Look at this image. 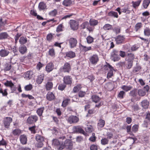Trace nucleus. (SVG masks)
I'll return each mask as SVG.
<instances>
[{"label": "nucleus", "instance_id": "nucleus-22", "mask_svg": "<svg viewBox=\"0 0 150 150\" xmlns=\"http://www.w3.org/2000/svg\"><path fill=\"white\" fill-rule=\"evenodd\" d=\"M8 37L9 35L6 32H2L0 33V40L6 39Z\"/></svg>", "mask_w": 150, "mask_h": 150}, {"label": "nucleus", "instance_id": "nucleus-33", "mask_svg": "<svg viewBox=\"0 0 150 150\" xmlns=\"http://www.w3.org/2000/svg\"><path fill=\"white\" fill-rule=\"evenodd\" d=\"M44 110V107H41L37 109L36 113L40 117L42 115Z\"/></svg>", "mask_w": 150, "mask_h": 150}, {"label": "nucleus", "instance_id": "nucleus-20", "mask_svg": "<svg viewBox=\"0 0 150 150\" xmlns=\"http://www.w3.org/2000/svg\"><path fill=\"white\" fill-rule=\"evenodd\" d=\"M135 58V56L134 54L131 53H128L127 54V57H126L125 60L133 61Z\"/></svg>", "mask_w": 150, "mask_h": 150}, {"label": "nucleus", "instance_id": "nucleus-59", "mask_svg": "<svg viewBox=\"0 0 150 150\" xmlns=\"http://www.w3.org/2000/svg\"><path fill=\"white\" fill-rule=\"evenodd\" d=\"M86 131L88 133H90L93 131V127L91 125H89L86 128Z\"/></svg>", "mask_w": 150, "mask_h": 150}, {"label": "nucleus", "instance_id": "nucleus-50", "mask_svg": "<svg viewBox=\"0 0 150 150\" xmlns=\"http://www.w3.org/2000/svg\"><path fill=\"white\" fill-rule=\"evenodd\" d=\"M46 7L45 4L43 2H40L39 5V7L40 10L44 9Z\"/></svg>", "mask_w": 150, "mask_h": 150}, {"label": "nucleus", "instance_id": "nucleus-1", "mask_svg": "<svg viewBox=\"0 0 150 150\" xmlns=\"http://www.w3.org/2000/svg\"><path fill=\"white\" fill-rule=\"evenodd\" d=\"M119 51L115 49L112 50L110 54V59L114 62L118 61L120 58L119 55Z\"/></svg>", "mask_w": 150, "mask_h": 150}, {"label": "nucleus", "instance_id": "nucleus-17", "mask_svg": "<svg viewBox=\"0 0 150 150\" xmlns=\"http://www.w3.org/2000/svg\"><path fill=\"white\" fill-rule=\"evenodd\" d=\"M33 75V73L32 71H28L26 72L24 74V77L26 79L29 80L31 79Z\"/></svg>", "mask_w": 150, "mask_h": 150}, {"label": "nucleus", "instance_id": "nucleus-2", "mask_svg": "<svg viewBox=\"0 0 150 150\" xmlns=\"http://www.w3.org/2000/svg\"><path fill=\"white\" fill-rule=\"evenodd\" d=\"M71 70V67L69 63L68 62L65 63L63 66L60 69V72L69 73Z\"/></svg>", "mask_w": 150, "mask_h": 150}, {"label": "nucleus", "instance_id": "nucleus-32", "mask_svg": "<svg viewBox=\"0 0 150 150\" xmlns=\"http://www.w3.org/2000/svg\"><path fill=\"white\" fill-rule=\"evenodd\" d=\"M127 62L126 67L128 69H131L132 67L133 64V61L126 60Z\"/></svg>", "mask_w": 150, "mask_h": 150}, {"label": "nucleus", "instance_id": "nucleus-64", "mask_svg": "<svg viewBox=\"0 0 150 150\" xmlns=\"http://www.w3.org/2000/svg\"><path fill=\"white\" fill-rule=\"evenodd\" d=\"M13 84L12 82L11 81H7L6 83H4V85L7 86H9L11 87L12 86H13Z\"/></svg>", "mask_w": 150, "mask_h": 150}, {"label": "nucleus", "instance_id": "nucleus-7", "mask_svg": "<svg viewBox=\"0 0 150 150\" xmlns=\"http://www.w3.org/2000/svg\"><path fill=\"white\" fill-rule=\"evenodd\" d=\"M12 119L10 117H6L4 120V127L7 128L9 127L10 123L12 122Z\"/></svg>", "mask_w": 150, "mask_h": 150}, {"label": "nucleus", "instance_id": "nucleus-16", "mask_svg": "<svg viewBox=\"0 0 150 150\" xmlns=\"http://www.w3.org/2000/svg\"><path fill=\"white\" fill-rule=\"evenodd\" d=\"M150 124V114L147 113L146 115L145 120L144 121V125L145 127H147L148 124Z\"/></svg>", "mask_w": 150, "mask_h": 150}, {"label": "nucleus", "instance_id": "nucleus-11", "mask_svg": "<svg viewBox=\"0 0 150 150\" xmlns=\"http://www.w3.org/2000/svg\"><path fill=\"white\" fill-rule=\"evenodd\" d=\"M125 39V36L121 35H119L116 38L115 40L117 44H121Z\"/></svg>", "mask_w": 150, "mask_h": 150}, {"label": "nucleus", "instance_id": "nucleus-30", "mask_svg": "<svg viewBox=\"0 0 150 150\" xmlns=\"http://www.w3.org/2000/svg\"><path fill=\"white\" fill-rule=\"evenodd\" d=\"M113 67L108 63H107L106 65H105L103 67V70L104 72H107L108 71V69L110 70Z\"/></svg>", "mask_w": 150, "mask_h": 150}, {"label": "nucleus", "instance_id": "nucleus-29", "mask_svg": "<svg viewBox=\"0 0 150 150\" xmlns=\"http://www.w3.org/2000/svg\"><path fill=\"white\" fill-rule=\"evenodd\" d=\"M54 95L52 92H48L47 95V98L49 100H51L54 98Z\"/></svg>", "mask_w": 150, "mask_h": 150}, {"label": "nucleus", "instance_id": "nucleus-28", "mask_svg": "<svg viewBox=\"0 0 150 150\" xmlns=\"http://www.w3.org/2000/svg\"><path fill=\"white\" fill-rule=\"evenodd\" d=\"M26 47L25 45L20 47L19 48V52L22 54H24L27 51Z\"/></svg>", "mask_w": 150, "mask_h": 150}, {"label": "nucleus", "instance_id": "nucleus-39", "mask_svg": "<svg viewBox=\"0 0 150 150\" xmlns=\"http://www.w3.org/2000/svg\"><path fill=\"white\" fill-rule=\"evenodd\" d=\"M53 86V83L51 82H48L46 85V88L47 90H50L51 89Z\"/></svg>", "mask_w": 150, "mask_h": 150}, {"label": "nucleus", "instance_id": "nucleus-49", "mask_svg": "<svg viewBox=\"0 0 150 150\" xmlns=\"http://www.w3.org/2000/svg\"><path fill=\"white\" fill-rule=\"evenodd\" d=\"M144 34L145 35L149 36L150 35V29L147 28L145 29L144 31Z\"/></svg>", "mask_w": 150, "mask_h": 150}, {"label": "nucleus", "instance_id": "nucleus-56", "mask_svg": "<svg viewBox=\"0 0 150 150\" xmlns=\"http://www.w3.org/2000/svg\"><path fill=\"white\" fill-rule=\"evenodd\" d=\"M87 42L88 44L92 43L93 41V38L90 36H88L86 38Z\"/></svg>", "mask_w": 150, "mask_h": 150}, {"label": "nucleus", "instance_id": "nucleus-27", "mask_svg": "<svg viewBox=\"0 0 150 150\" xmlns=\"http://www.w3.org/2000/svg\"><path fill=\"white\" fill-rule=\"evenodd\" d=\"M35 139L37 142H44V137L39 134H37L36 135Z\"/></svg>", "mask_w": 150, "mask_h": 150}, {"label": "nucleus", "instance_id": "nucleus-41", "mask_svg": "<svg viewBox=\"0 0 150 150\" xmlns=\"http://www.w3.org/2000/svg\"><path fill=\"white\" fill-rule=\"evenodd\" d=\"M137 91L139 96H144L146 93L145 91H144L143 89H139Z\"/></svg>", "mask_w": 150, "mask_h": 150}, {"label": "nucleus", "instance_id": "nucleus-3", "mask_svg": "<svg viewBox=\"0 0 150 150\" xmlns=\"http://www.w3.org/2000/svg\"><path fill=\"white\" fill-rule=\"evenodd\" d=\"M99 60L98 56L97 54H94L89 58V60L91 63L96 65Z\"/></svg>", "mask_w": 150, "mask_h": 150}, {"label": "nucleus", "instance_id": "nucleus-6", "mask_svg": "<svg viewBox=\"0 0 150 150\" xmlns=\"http://www.w3.org/2000/svg\"><path fill=\"white\" fill-rule=\"evenodd\" d=\"M70 27L74 30H76L78 29L79 24L78 23L74 20H71L70 22Z\"/></svg>", "mask_w": 150, "mask_h": 150}, {"label": "nucleus", "instance_id": "nucleus-12", "mask_svg": "<svg viewBox=\"0 0 150 150\" xmlns=\"http://www.w3.org/2000/svg\"><path fill=\"white\" fill-rule=\"evenodd\" d=\"M54 67L53 64L51 62H50L47 64L45 67L46 71L47 72L49 73L53 70Z\"/></svg>", "mask_w": 150, "mask_h": 150}, {"label": "nucleus", "instance_id": "nucleus-46", "mask_svg": "<svg viewBox=\"0 0 150 150\" xmlns=\"http://www.w3.org/2000/svg\"><path fill=\"white\" fill-rule=\"evenodd\" d=\"M64 26L62 24L59 25L57 28L56 31L57 33H59L63 31Z\"/></svg>", "mask_w": 150, "mask_h": 150}, {"label": "nucleus", "instance_id": "nucleus-54", "mask_svg": "<svg viewBox=\"0 0 150 150\" xmlns=\"http://www.w3.org/2000/svg\"><path fill=\"white\" fill-rule=\"evenodd\" d=\"M66 86V85L65 84L61 83L58 86V89L59 90L63 91L65 89Z\"/></svg>", "mask_w": 150, "mask_h": 150}, {"label": "nucleus", "instance_id": "nucleus-13", "mask_svg": "<svg viewBox=\"0 0 150 150\" xmlns=\"http://www.w3.org/2000/svg\"><path fill=\"white\" fill-rule=\"evenodd\" d=\"M64 145L66 148L71 149L72 148L73 144L70 140H66L64 142Z\"/></svg>", "mask_w": 150, "mask_h": 150}, {"label": "nucleus", "instance_id": "nucleus-5", "mask_svg": "<svg viewBox=\"0 0 150 150\" xmlns=\"http://www.w3.org/2000/svg\"><path fill=\"white\" fill-rule=\"evenodd\" d=\"M68 41L69 46L70 48H73L76 46L77 41L75 38H71L68 40Z\"/></svg>", "mask_w": 150, "mask_h": 150}, {"label": "nucleus", "instance_id": "nucleus-45", "mask_svg": "<svg viewBox=\"0 0 150 150\" xmlns=\"http://www.w3.org/2000/svg\"><path fill=\"white\" fill-rule=\"evenodd\" d=\"M109 140L106 138H103L101 140V144L102 145H105L108 143Z\"/></svg>", "mask_w": 150, "mask_h": 150}, {"label": "nucleus", "instance_id": "nucleus-31", "mask_svg": "<svg viewBox=\"0 0 150 150\" xmlns=\"http://www.w3.org/2000/svg\"><path fill=\"white\" fill-rule=\"evenodd\" d=\"M66 56L70 58H73L75 57L76 55L74 52L72 51H70L67 53Z\"/></svg>", "mask_w": 150, "mask_h": 150}, {"label": "nucleus", "instance_id": "nucleus-4", "mask_svg": "<svg viewBox=\"0 0 150 150\" xmlns=\"http://www.w3.org/2000/svg\"><path fill=\"white\" fill-rule=\"evenodd\" d=\"M38 120V117L37 115H31L27 119V122L29 124H32Z\"/></svg>", "mask_w": 150, "mask_h": 150}, {"label": "nucleus", "instance_id": "nucleus-37", "mask_svg": "<svg viewBox=\"0 0 150 150\" xmlns=\"http://www.w3.org/2000/svg\"><path fill=\"white\" fill-rule=\"evenodd\" d=\"M89 25V23L88 21H86L83 22L80 25V27L82 29H87V28L88 26Z\"/></svg>", "mask_w": 150, "mask_h": 150}, {"label": "nucleus", "instance_id": "nucleus-53", "mask_svg": "<svg viewBox=\"0 0 150 150\" xmlns=\"http://www.w3.org/2000/svg\"><path fill=\"white\" fill-rule=\"evenodd\" d=\"M139 127V126L138 125L136 124L134 125L132 128L133 132L135 133L137 132L138 130Z\"/></svg>", "mask_w": 150, "mask_h": 150}, {"label": "nucleus", "instance_id": "nucleus-9", "mask_svg": "<svg viewBox=\"0 0 150 150\" xmlns=\"http://www.w3.org/2000/svg\"><path fill=\"white\" fill-rule=\"evenodd\" d=\"M7 20L1 18H0V32L4 30V27L7 24Z\"/></svg>", "mask_w": 150, "mask_h": 150}, {"label": "nucleus", "instance_id": "nucleus-62", "mask_svg": "<svg viewBox=\"0 0 150 150\" xmlns=\"http://www.w3.org/2000/svg\"><path fill=\"white\" fill-rule=\"evenodd\" d=\"M125 92L124 91H121L118 93V97L120 98H123V96L125 95Z\"/></svg>", "mask_w": 150, "mask_h": 150}, {"label": "nucleus", "instance_id": "nucleus-42", "mask_svg": "<svg viewBox=\"0 0 150 150\" xmlns=\"http://www.w3.org/2000/svg\"><path fill=\"white\" fill-rule=\"evenodd\" d=\"M11 65L10 63H5L4 65V70L5 71H9L11 68Z\"/></svg>", "mask_w": 150, "mask_h": 150}, {"label": "nucleus", "instance_id": "nucleus-19", "mask_svg": "<svg viewBox=\"0 0 150 150\" xmlns=\"http://www.w3.org/2000/svg\"><path fill=\"white\" fill-rule=\"evenodd\" d=\"M9 52L7 49H2L0 50V56L1 57H5L7 56Z\"/></svg>", "mask_w": 150, "mask_h": 150}, {"label": "nucleus", "instance_id": "nucleus-51", "mask_svg": "<svg viewBox=\"0 0 150 150\" xmlns=\"http://www.w3.org/2000/svg\"><path fill=\"white\" fill-rule=\"evenodd\" d=\"M81 85H77L73 89V91L74 93H76L81 89Z\"/></svg>", "mask_w": 150, "mask_h": 150}, {"label": "nucleus", "instance_id": "nucleus-35", "mask_svg": "<svg viewBox=\"0 0 150 150\" xmlns=\"http://www.w3.org/2000/svg\"><path fill=\"white\" fill-rule=\"evenodd\" d=\"M121 88L123 90L127 92L131 90L132 88V87L130 86H127L126 85H123L121 87Z\"/></svg>", "mask_w": 150, "mask_h": 150}, {"label": "nucleus", "instance_id": "nucleus-57", "mask_svg": "<svg viewBox=\"0 0 150 150\" xmlns=\"http://www.w3.org/2000/svg\"><path fill=\"white\" fill-rule=\"evenodd\" d=\"M19 41L21 44H24L27 42V40L24 37H22L20 38Z\"/></svg>", "mask_w": 150, "mask_h": 150}, {"label": "nucleus", "instance_id": "nucleus-18", "mask_svg": "<svg viewBox=\"0 0 150 150\" xmlns=\"http://www.w3.org/2000/svg\"><path fill=\"white\" fill-rule=\"evenodd\" d=\"M44 78L43 74H41L38 76L36 79V82L38 84H40L43 81Z\"/></svg>", "mask_w": 150, "mask_h": 150}, {"label": "nucleus", "instance_id": "nucleus-21", "mask_svg": "<svg viewBox=\"0 0 150 150\" xmlns=\"http://www.w3.org/2000/svg\"><path fill=\"white\" fill-rule=\"evenodd\" d=\"M149 102L147 100H144L141 102V105L144 108H147L149 105Z\"/></svg>", "mask_w": 150, "mask_h": 150}, {"label": "nucleus", "instance_id": "nucleus-23", "mask_svg": "<svg viewBox=\"0 0 150 150\" xmlns=\"http://www.w3.org/2000/svg\"><path fill=\"white\" fill-rule=\"evenodd\" d=\"M98 23V21L93 19H91L89 21L90 25L93 26L97 25Z\"/></svg>", "mask_w": 150, "mask_h": 150}, {"label": "nucleus", "instance_id": "nucleus-52", "mask_svg": "<svg viewBox=\"0 0 150 150\" xmlns=\"http://www.w3.org/2000/svg\"><path fill=\"white\" fill-rule=\"evenodd\" d=\"M21 133V130L19 129H16L14 130L13 132V134L14 135H18Z\"/></svg>", "mask_w": 150, "mask_h": 150}, {"label": "nucleus", "instance_id": "nucleus-36", "mask_svg": "<svg viewBox=\"0 0 150 150\" xmlns=\"http://www.w3.org/2000/svg\"><path fill=\"white\" fill-rule=\"evenodd\" d=\"M105 124V121L104 120L102 119H100L98 123V126L100 127H104Z\"/></svg>", "mask_w": 150, "mask_h": 150}, {"label": "nucleus", "instance_id": "nucleus-8", "mask_svg": "<svg viewBox=\"0 0 150 150\" xmlns=\"http://www.w3.org/2000/svg\"><path fill=\"white\" fill-rule=\"evenodd\" d=\"M79 120V119L76 116L71 115L68 118V122L70 124L72 123H76Z\"/></svg>", "mask_w": 150, "mask_h": 150}, {"label": "nucleus", "instance_id": "nucleus-43", "mask_svg": "<svg viewBox=\"0 0 150 150\" xmlns=\"http://www.w3.org/2000/svg\"><path fill=\"white\" fill-rule=\"evenodd\" d=\"M115 70L113 68H112L109 70L108 74L107 77L108 79H109L111 78L113 75V71H114Z\"/></svg>", "mask_w": 150, "mask_h": 150}, {"label": "nucleus", "instance_id": "nucleus-25", "mask_svg": "<svg viewBox=\"0 0 150 150\" xmlns=\"http://www.w3.org/2000/svg\"><path fill=\"white\" fill-rule=\"evenodd\" d=\"M103 28L105 31L111 30L113 29L112 26L109 24H105Z\"/></svg>", "mask_w": 150, "mask_h": 150}, {"label": "nucleus", "instance_id": "nucleus-26", "mask_svg": "<svg viewBox=\"0 0 150 150\" xmlns=\"http://www.w3.org/2000/svg\"><path fill=\"white\" fill-rule=\"evenodd\" d=\"M91 99L93 102L97 103L100 101L101 98L97 96L93 95L92 96Z\"/></svg>", "mask_w": 150, "mask_h": 150}, {"label": "nucleus", "instance_id": "nucleus-38", "mask_svg": "<svg viewBox=\"0 0 150 150\" xmlns=\"http://www.w3.org/2000/svg\"><path fill=\"white\" fill-rule=\"evenodd\" d=\"M57 14V11L56 9H54L48 13V14L51 16L54 17Z\"/></svg>", "mask_w": 150, "mask_h": 150}, {"label": "nucleus", "instance_id": "nucleus-48", "mask_svg": "<svg viewBox=\"0 0 150 150\" xmlns=\"http://www.w3.org/2000/svg\"><path fill=\"white\" fill-rule=\"evenodd\" d=\"M70 101V100L69 99H65L62 102V106L64 107H65L68 105V102H69Z\"/></svg>", "mask_w": 150, "mask_h": 150}, {"label": "nucleus", "instance_id": "nucleus-61", "mask_svg": "<svg viewBox=\"0 0 150 150\" xmlns=\"http://www.w3.org/2000/svg\"><path fill=\"white\" fill-rule=\"evenodd\" d=\"M141 69V67L140 66L137 65L133 69V71L134 73H136L139 71Z\"/></svg>", "mask_w": 150, "mask_h": 150}, {"label": "nucleus", "instance_id": "nucleus-44", "mask_svg": "<svg viewBox=\"0 0 150 150\" xmlns=\"http://www.w3.org/2000/svg\"><path fill=\"white\" fill-rule=\"evenodd\" d=\"M150 3V0H144L143 1V6L144 8H146Z\"/></svg>", "mask_w": 150, "mask_h": 150}, {"label": "nucleus", "instance_id": "nucleus-63", "mask_svg": "<svg viewBox=\"0 0 150 150\" xmlns=\"http://www.w3.org/2000/svg\"><path fill=\"white\" fill-rule=\"evenodd\" d=\"M81 46L82 47L83 50L85 52L91 50V47H86V46L82 45H81Z\"/></svg>", "mask_w": 150, "mask_h": 150}, {"label": "nucleus", "instance_id": "nucleus-24", "mask_svg": "<svg viewBox=\"0 0 150 150\" xmlns=\"http://www.w3.org/2000/svg\"><path fill=\"white\" fill-rule=\"evenodd\" d=\"M108 15L109 16L117 18H118V17L117 13L116 12L113 11H111L109 12L108 13Z\"/></svg>", "mask_w": 150, "mask_h": 150}, {"label": "nucleus", "instance_id": "nucleus-14", "mask_svg": "<svg viewBox=\"0 0 150 150\" xmlns=\"http://www.w3.org/2000/svg\"><path fill=\"white\" fill-rule=\"evenodd\" d=\"M73 130L74 132L82 133L83 134H84L85 133V131L82 128L79 126L74 127L73 128Z\"/></svg>", "mask_w": 150, "mask_h": 150}, {"label": "nucleus", "instance_id": "nucleus-58", "mask_svg": "<svg viewBox=\"0 0 150 150\" xmlns=\"http://www.w3.org/2000/svg\"><path fill=\"white\" fill-rule=\"evenodd\" d=\"M33 88V86L31 84L26 85L24 87L25 90L26 91H29L31 90Z\"/></svg>", "mask_w": 150, "mask_h": 150}, {"label": "nucleus", "instance_id": "nucleus-15", "mask_svg": "<svg viewBox=\"0 0 150 150\" xmlns=\"http://www.w3.org/2000/svg\"><path fill=\"white\" fill-rule=\"evenodd\" d=\"M20 140L21 143L23 145L26 144L27 143V137L24 134L21 135L20 136Z\"/></svg>", "mask_w": 150, "mask_h": 150}, {"label": "nucleus", "instance_id": "nucleus-55", "mask_svg": "<svg viewBox=\"0 0 150 150\" xmlns=\"http://www.w3.org/2000/svg\"><path fill=\"white\" fill-rule=\"evenodd\" d=\"M141 1V0H138L135 2L132 1V3L134 7L135 8L136 7L138 6L140 4Z\"/></svg>", "mask_w": 150, "mask_h": 150}, {"label": "nucleus", "instance_id": "nucleus-10", "mask_svg": "<svg viewBox=\"0 0 150 150\" xmlns=\"http://www.w3.org/2000/svg\"><path fill=\"white\" fill-rule=\"evenodd\" d=\"M72 78L70 76H66L64 77V82L66 84H71L72 83Z\"/></svg>", "mask_w": 150, "mask_h": 150}, {"label": "nucleus", "instance_id": "nucleus-47", "mask_svg": "<svg viewBox=\"0 0 150 150\" xmlns=\"http://www.w3.org/2000/svg\"><path fill=\"white\" fill-rule=\"evenodd\" d=\"M142 23H137L135 26V29L136 31H137L142 27Z\"/></svg>", "mask_w": 150, "mask_h": 150}, {"label": "nucleus", "instance_id": "nucleus-34", "mask_svg": "<svg viewBox=\"0 0 150 150\" xmlns=\"http://www.w3.org/2000/svg\"><path fill=\"white\" fill-rule=\"evenodd\" d=\"M72 3L71 0H64L62 4L66 6H70Z\"/></svg>", "mask_w": 150, "mask_h": 150}, {"label": "nucleus", "instance_id": "nucleus-60", "mask_svg": "<svg viewBox=\"0 0 150 150\" xmlns=\"http://www.w3.org/2000/svg\"><path fill=\"white\" fill-rule=\"evenodd\" d=\"M0 93H2L3 96H6L8 95L6 89L3 90L1 88L0 89Z\"/></svg>", "mask_w": 150, "mask_h": 150}, {"label": "nucleus", "instance_id": "nucleus-40", "mask_svg": "<svg viewBox=\"0 0 150 150\" xmlns=\"http://www.w3.org/2000/svg\"><path fill=\"white\" fill-rule=\"evenodd\" d=\"M137 89L135 88L130 91L129 95L133 97H136L137 95Z\"/></svg>", "mask_w": 150, "mask_h": 150}]
</instances>
